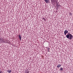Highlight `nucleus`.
<instances>
[{
    "label": "nucleus",
    "instance_id": "6e6552de",
    "mask_svg": "<svg viewBox=\"0 0 73 73\" xmlns=\"http://www.w3.org/2000/svg\"><path fill=\"white\" fill-rule=\"evenodd\" d=\"M56 6L57 7H60V4H57Z\"/></svg>",
    "mask_w": 73,
    "mask_h": 73
},
{
    "label": "nucleus",
    "instance_id": "f257e3e1",
    "mask_svg": "<svg viewBox=\"0 0 73 73\" xmlns=\"http://www.w3.org/2000/svg\"><path fill=\"white\" fill-rule=\"evenodd\" d=\"M66 37L68 38L69 39V40H71V39L72 38V37H73V36L71 34H70L69 33H68L66 35Z\"/></svg>",
    "mask_w": 73,
    "mask_h": 73
},
{
    "label": "nucleus",
    "instance_id": "20e7f679",
    "mask_svg": "<svg viewBox=\"0 0 73 73\" xmlns=\"http://www.w3.org/2000/svg\"><path fill=\"white\" fill-rule=\"evenodd\" d=\"M45 2L46 3H49V0H44Z\"/></svg>",
    "mask_w": 73,
    "mask_h": 73
},
{
    "label": "nucleus",
    "instance_id": "f03ea898",
    "mask_svg": "<svg viewBox=\"0 0 73 73\" xmlns=\"http://www.w3.org/2000/svg\"><path fill=\"white\" fill-rule=\"evenodd\" d=\"M68 33V31L67 30H65L64 32V35H66V33Z\"/></svg>",
    "mask_w": 73,
    "mask_h": 73
},
{
    "label": "nucleus",
    "instance_id": "9b49d317",
    "mask_svg": "<svg viewBox=\"0 0 73 73\" xmlns=\"http://www.w3.org/2000/svg\"><path fill=\"white\" fill-rule=\"evenodd\" d=\"M48 52H49V50H48Z\"/></svg>",
    "mask_w": 73,
    "mask_h": 73
},
{
    "label": "nucleus",
    "instance_id": "0eeeda50",
    "mask_svg": "<svg viewBox=\"0 0 73 73\" xmlns=\"http://www.w3.org/2000/svg\"><path fill=\"white\" fill-rule=\"evenodd\" d=\"M61 65L59 64L57 66V68H60V67H61Z\"/></svg>",
    "mask_w": 73,
    "mask_h": 73
},
{
    "label": "nucleus",
    "instance_id": "7ed1b4c3",
    "mask_svg": "<svg viewBox=\"0 0 73 73\" xmlns=\"http://www.w3.org/2000/svg\"><path fill=\"white\" fill-rule=\"evenodd\" d=\"M19 39L20 40H21V35L19 34Z\"/></svg>",
    "mask_w": 73,
    "mask_h": 73
},
{
    "label": "nucleus",
    "instance_id": "423d86ee",
    "mask_svg": "<svg viewBox=\"0 0 73 73\" xmlns=\"http://www.w3.org/2000/svg\"><path fill=\"white\" fill-rule=\"evenodd\" d=\"M7 72H8V73H11V72H12V71L10 70H8L7 71Z\"/></svg>",
    "mask_w": 73,
    "mask_h": 73
},
{
    "label": "nucleus",
    "instance_id": "1a4fd4ad",
    "mask_svg": "<svg viewBox=\"0 0 73 73\" xmlns=\"http://www.w3.org/2000/svg\"><path fill=\"white\" fill-rule=\"evenodd\" d=\"M63 69H63V68L62 67H60V70H63Z\"/></svg>",
    "mask_w": 73,
    "mask_h": 73
},
{
    "label": "nucleus",
    "instance_id": "9d476101",
    "mask_svg": "<svg viewBox=\"0 0 73 73\" xmlns=\"http://www.w3.org/2000/svg\"><path fill=\"white\" fill-rule=\"evenodd\" d=\"M2 73V71H0V73Z\"/></svg>",
    "mask_w": 73,
    "mask_h": 73
},
{
    "label": "nucleus",
    "instance_id": "39448f33",
    "mask_svg": "<svg viewBox=\"0 0 73 73\" xmlns=\"http://www.w3.org/2000/svg\"><path fill=\"white\" fill-rule=\"evenodd\" d=\"M57 0H51V1H52V2H53L54 3H55V2H56V3H57Z\"/></svg>",
    "mask_w": 73,
    "mask_h": 73
}]
</instances>
